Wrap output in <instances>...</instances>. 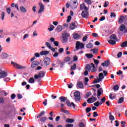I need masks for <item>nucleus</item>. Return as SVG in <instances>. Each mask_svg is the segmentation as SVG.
Returning a JSON list of instances; mask_svg holds the SVG:
<instances>
[{"mask_svg":"<svg viewBox=\"0 0 127 127\" xmlns=\"http://www.w3.org/2000/svg\"><path fill=\"white\" fill-rule=\"evenodd\" d=\"M92 95V93H91V92H87V94L86 95V96L87 97V98H89V97H90V96Z\"/></svg>","mask_w":127,"mask_h":127,"instance_id":"nucleus-61","label":"nucleus"},{"mask_svg":"<svg viewBox=\"0 0 127 127\" xmlns=\"http://www.w3.org/2000/svg\"><path fill=\"white\" fill-rule=\"evenodd\" d=\"M101 65L102 66H105V67H109V65H110V60H108L104 63H102Z\"/></svg>","mask_w":127,"mask_h":127,"instance_id":"nucleus-15","label":"nucleus"},{"mask_svg":"<svg viewBox=\"0 0 127 127\" xmlns=\"http://www.w3.org/2000/svg\"><path fill=\"white\" fill-rule=\"evenodd\" d=\"M46 45L48 47L49 49L51 48V45L49 42H46Z\"/></svg>","mask_w":127,"mask_h":127,"instance_id":"nucleus-54","label":"nucleus"},{"mask_svg":"<svg viewBox=\"0 0 127 127\" xmlns=\"http://www.w3.org/2000/svg\"><path fill=\"white\" fill-rule=\"evenodd\" d=\"M54 44L55 45V46H57V47L59 46V42H58V41H56L54 42Z\"/></svg>","mask_w":127,"mask_h":127,"instance_id":"nucleus-60","label":"nucleus"},{"mask_svg":"<svg viewBox=\"0 0 127 127\" xmlns=\"http://www.w3.org/2000/svg\"><path fill=\"white\" fill-rule=\"evenodd\" d=\"M44 114H45V112L41 111L39 115L37 116V119H40V118H41V117H42Z\"/></svg>","mask_w":127,"mask_h":127,"instance_id":"nucleus-31","label":"nucleus"},{"mask_svg":"<svg viewBox=\"0 0 127 127\" xmlns=\"http://www.w3.org/2000/svg\"><path fill=\"white\" fill-rule=\"evenodd\" d=\"M121 125L122 126V127H126L125 125H126V122L125 121H121Z\"/></svg>","mask_w":127,"mask_h":127,"instance_id":"nucleus-58","label":"nucleus"},{"mask_svg":"<svg viewBox=\"0 0 127 127\" xmlns=\"http://www.w3.org/2000/svg\"><path fill=\"white\" fill-rule=\"evenodd\" d=\"M73 124H67L66 125V127H73Z\"/></svg>","mask_w":127,"mask_h":127,"instance_id":"nucleus-64","label":"nucleus"},{"mask_svg":"<svg viewBox=\"0 0 127 127\" xmlns=\"http://www.w3.org/2000/svg\"><path fill=\"white\" fill-rule=\"evenodd\" d=\"M56 31H57V32H60L61 31H62V26H58L56 29Z\"/></svg>","mask_w":127,"mask_h":127,"instance_id":"nucleus-25","label":"nucleus"},{"mask_svg":"<svg viewBox=\"0 0 127 127\" xmlns=\"http://www.w3.org/2000/svg\"><path fill=\"white\" fill-rule=\"evenodd\" d=\"M66 104L67 106V107H73V109H75V107H76V105H75L74 104V103L71 102V103H70V100H67Z\"/></svg>","mask_w":127,"mask_h":127,"instance_id":"nucleus-13","label":"nucleus"},{"mask_svg":"<svg viewBox=\"0 0 127 127\" xmlns=\"http://www.w3.org/2000/svg\"><path fill=\"white\" fill-rule=\"evenodd\" d=\"M75 48L77 50H79V49H83V48H84V43L79 41L76 42Z\"/></svg>","mask_w":127,"mask_h":127,"instance_id":"nucleus-3","label":"nucleus"},{"mask_svg":"<svg viewBox=\"0 0 127 127\" xmlns=\"http://www.w3.org/2000/svg\"><path fill=\"white\" fill-rule=\"evenodd\" d=\"M70 60H71V58L69 57H66L64 59V61L65 62H69L70 61Z\"/></svg>","mask_w":127,"mask_h":127,"instance_id":"nucleus-43","label":"nucleus"},{"mask_svg":"<svg viewBox=\"0 0 127 127\" xmlns=\"http://www.w3.org/2000/svg\"><path fill=\"white\" fill-rule=\"evenodd\" d=\"M70 36V35L68 33H66L64 35L63 37V40L64 43H66L68 41V37Z\"/></svg>","mask_w":127,"mask_h":127,"instance_id":"nucleus-8","label":"nucleus"},{"mask_svg":"<svg viewBox=\"0 0 127 127\" xmlns=\"http://www.w3.org/2000/svg\"><path fill=\"white\" fill-rule=\"evenodd\" d=\"M91 51H93V54H96V53H98V49H91Z\"/></svg>","mask_w":127,"mask_h":127,"instance_id":"nucleus-47","label":"nucleus"},{"mask_svg":"<svg viewBox=\"0 0 127 127\" xmlns=\"http://www.w3.org/2000/svg\"><path fill=\"white\" fill-rule=\"evenodd\" d=\"M13 67L16 69H25L26 68L25 66L19 65L16 63H15L13 65Z\"/></svg>","mask_w":127,"mask_h":127,"instance_id":"nucleus-10","label":"nucleus"},{"mask_svg":"<svg viewBox=\"0 0 127 127\" xmlns=\"http://www.w3.org/2000/svg\"><path fill=\"white\" fill-rule=\"evenodd\" d=\"M94 106L95 107H99L100 106V102L97 101L94 103Z\"/></svg>","mask_w":127,"mask_h":127,"instance_id":"nucleus-52","label":"nucleus"},{"mask_svg":"<svg viewBox=\"0 0 127 127\" xmlns=\"http://www.w3.org/2000/svg\"><path fill=\"white\" fill-rule=\"evenodd\" d=\"M61 111L62 113H64V114H66V115H70L69 111L67 110L61 109Z\"/></svg>","mask_w":127,"mask_h":127,"instance_id":"nucleus-34","label":"nucleus"},{"mask_svg":"<svg viewBox=\"0 0 127 127\" xmlns=\"http://www.w3.org/2000/svg\"><path fill=\"white\" fill-rule=\"evenodd\" d=\"M124 20H125V17L124 16H121L119 18V22H120V23H123L124 22Z\"/></svg>","mask_w":127,"mask_h":127,"instance_id":"nucleus-32","label":"nucleus"},{"mask_svg":"<svg viewBox=\"0 0 127 127\" xmlns=\"http://www.w3.org/2000/svg\"><path fill=\"white\" fill-rule=\"evenodd\" d=\"M17 98L19 100H20V99H22V95L20 94H18L17 95Z\"/></svg>","mask_w":127,"mask_h":127,"instance_id":"nucleus-55","label":"nucleus"},{"mask_svg":"<svg viewBox=\"0 0 127 127\" xmlns=\"http://www.w3.org/2000/svg\"><path fill=\"white\" fill-rule=\"evenodd\" d=\"M39 76H40V78H43L45 76V73L43 71H41L39 73Z\"/></svg>","mask_w":127,"mask_h":127,"instance_id":"nucleus-29","label":"nucleus"},{"mask_svg":"<svg viewBox=\"0 0 127 127\" xmlns=\"http://www.w3.org/2000/svg\"><path fill=\"white\" fill-rule=\"evenodd\" d=\"M124 102V97H121L119 101H118V104H122V103Z\"/></svg>","mask_w":127,"mask_h":127,"instance_id":"nucleus-41","label":"nucleus"},{"mask_svg":"<svg viewBox=\"0 0 127 127\" xmlns=\"http://www.w3.org/2000/svg\"><path fill=\"white\" fill-rule=\"evenodd\" d=\"M39 4L40 5V9L39 10L38 13H41V12L44 10V5H43V4H42L41 2H39Z\"/></svg>","mask_w":127,"mask_h":127,"instance_id":"nucleus-11","label":"nucleus"},{"mask_svg":"<svg viewBox=\"0 0 127 127\" xmlns=\"http://www.w3.org/2000/svg\"><path fill=\"white\" fill-rule=\"evenodd\" d=\"M7 76V73L0 69V78H5Z\"/></svg>","mask_w":127,"mask_h":127,"instance_id":"nucleus-9","label":"nucleus"},{"mask_svg":"<svg viewBox=\"0 0 127 127\" xmlns=\"http://www.w3.org/2000/svg\"><path fill=\"white\" fill-rule=\"evenodd\" d=\"M50 62H51V59L50 58L46 57L44 59V64L45 66L50 65Z\"/></svg>","mask_w":127,"mask_h":127,"instance_id":"nucleus-5","label":"nucleus"},{"mask_svg":"<svg viewBox=\"0 0 127 127\" xmlns=\"http://www.w3.org/2000/svg\"><path fill=\"white\" fill-rule=\"evenodd\" d=\"M49 54V51H42L40 52V55L43 56V55H48Z\"/></svg>","mask_w":127,"mask_h":127,"instance_id":"nucleus-19","label":"nucleus"},{"mask_svg":"<svg viewBox=\"0 0 127 127\" xmlns=\"http://www.w3.org/2000/svg\"><path fill=\"white\" fill-rule=\"evenodd\" d=\"M20 10L21 12H23V13H25V12H27V10H26V8H25V7L22 6H20Z\"/></svg>","mask_w":127,"mask_h":127,"instance_id":"nucleus-20","label":"nucleus"},{"mask_svg":"<svg viewBox=\"0 0 127 127\" xmlns=\"http://www.w3.org/2000/svg\"><path fill=\"white\" fill-rule=\"evenodd\" d=\"M75 27H76V24L74 22H72L69 26V28H70L71 30H73V29H75Z\"/></svg>","mask_w":127,"mask_h":127,"instance_id":"nucleus-21","label":"nucleus"},{"mask_svg":"<svg viewBox=\"0 0 127 127\" xmlns=\"http://www.w3.org/2000/svg\"><path fill=\"white\" fill-rule=\"evenodd\" d=\"M43 104H44V105L45 106H47V99H45V101H44V102H43Z\"/></svg>","mask_w":127,"mask_h":127,"instance_id":"nucleus-63","label":"nucleus"},{"mask_svg":"<svg viewBox=\"0 0 127 127\" xmlns=\"http://www.w3.org/2000/svg\"><path fill=\"white\" fill-rule=\"evenodd\" d=\"M79 127H85V125L83 123H80L78 125Z\"/></svg>","mask_w":127,"mask_h":127,"instance_id":"nucleus-57","label":"nucleus"},{"mask_svg":"<svg viewBox=\"0 0 127 127\" xmlns=\"http://www.w3.org/2000/svg\"><path fill=\"white\" fill-rule=\"evenodd\" d=\"M60 101H61V103H65L66 101V98L64 96H61L59 98Z\"/></svg>","mask_w":127,"mask_h":127,"instance_id":"nucleus-27","label":"nucleus"},{"mask_svg":"<svg viewBox=\"0 0 127 127\" xmlns=\"http://www.w3.org/2000/svg\"><path fill=\"white\" fill-rule=\"evenodd\" d=\"M119 89H120V86L118 85H115L113 87V90H114V91H118Z\"/></svg>","mask_w":127,"mask_h":127,"instance_id":"nucleus-37","label":"nucleus"},{"mask_svg":"<svg viewBox=\"0 0 127 127\" xmlns=\"http://www.w3.org/2000/svg\"><path fill=\"white\" fill-rule=\"evenodd\" d=\"M103 92H104V90H103V88H100L99 89L97 90V96L98 97H100L101 95H102Z\"/></svg>","mask_w":127,"mask_h":127,"instance_id":"nucleus-17","label":"nucleus"},{"mask_svg":"<svg viewBox=\"0 0 127 127\" xmlns=\"http://www.w3.org/2000/svg\"><path fill=\"white\" fill-rule=\"evenodd\" d=\"M92 35L93 37H99V35L96 33H92Z\"/></svg>","mask_w":127,"mask_h":127,"instance_id":"nucleus-59","label":"nucleus"},{"mask_svg":"<svg viewBox=\"0 0 127 127\" xmlns=\"http://www.w3.org/2000/svg\"><path fill=\"white\" fill-rule=\"evenodd\" d=\"M1 57L2 59H5V58H7L8 57V55H7L5 53H2L1 55Z\"/></svg>","mask_w":127,"mask_h":127,"instance_id":"nucleus-22","label":"nucleus"},{"mask_svg":"<svg viewBox=\"0 0 127 127\" xmlns=\"http://www.w3.org/2000/svg\"><path fill=\"white\" fill-rule=\"evenodd\" d=\"M80 9H84V10H88V9H89V8L86 6V5L84 3L80 5Z\"/></svg>","mask_w":127,"mask_h":127,"instance_id":"nucleus-16","label":"nucleus"},{"mask_svg":"<svg viewBox=\"0 0 127 127\" xmlns=\"http://www.w3.org/2000/svg\"><path fill=\"white\" fill-rule=\"evenodd\" d=\"M38 65H39V62L35 61L32 63L31 67L34 69V68H35L36 66H38Z\"/></svg>","mask_w":127,"mask_h":127,"instance_id":"nucleus-12","label":"nucleus"},{"mask_svg":"<svg viewBox=\"0 0 127 127\" xmlns=\"http://www.w3.org/2000/svg\"><path fill=\"white\" fill-rule=\"evenodd\" d=\"M87 48L91 49L93 47V44L92 43H89L86 45Z\"/></svg>","mask_w":127,"mask_h":127,"instance_id":"nucleus-36","label":"nucleus"},{"mask_svg":"<svg viewBox=\"0 0 127 127\" xmlns=\"http://www.w3.org/2000/svg\"><path fill=\"white\" fill-rule=\"evenodd\" d=\"M76 67H77V65H76V64H74L73 65L71 66L70 69L71 70H75Z\"/></svg>","mask_w":127,"mask_h":127,"instance_id":"nucleus-44","label":"nucleus"},{"mask_svg":"<svg viewBox=\"0 0 127 127\" xmlns=\"http://www.w3.org/2000/svg\"><path fill=\"white\" fill-rule=\"evenodd\" d=\"M121 46L123 48H125V47H127V41L122 43L121 45Z\"/></svg>","mask_w":127,"mask_h":127,"instance_id":"nucleus-33","label":"nucleus"},{"mask_svg":"<svg viewBox=\"0 0 127 127\" xmlns=\"http://www.w3.org/2000/svg\"><path fill=\"white\" fill-rule=\"evenodd\" d=\"M55 28V27L53 25H51L50 28H48V30H49V31H52Z\"/></svg>","mask_w":127,"mask_h":127,"instance_id":"nucleus-38","label":"nucleus"},{"mask_svg":"<svg viewBox=\"0 0 127 127\" xmlns=\"http://www.w3.org/2000/svg\"><path fill=\"white\" fill-rule=\"evenodd\" d=\"M1 15L2 16L1 19L2 20H3V19H4V12H2L1 13Z\"/></svg>","mask_w":127,"mask_h":127,"instance_id":"nucleus-62","label":"nucleus"},{"mask_svg":"<svg viewBox=\"0 0 127 127\" xmlns=\"http://www.w3.org/2000/svg\"><path fill=\"white\" fill-rule=\"evenodd\" d=\"M47 120V118L44 117H42L41 118H40V119L38 120V122H41V123H44V122H45V121H46Z\"/></svg>","mask_w":127,"mask_h":127,"instance_id":"nucleus-30","label":"nucleus"},{"mask_svg":"<svg viewBox=\"0 0 127 127\" xmlns=\"http://www.w3.org/2000/svg\"><path fill=\"white\" fill-rule=\"evenodd\" d=\"M98 77H99V79H100L101 81H103V79L105 78V76H104V74H103L102 72L99 74Z\"/></svg>","mask_w":127,"mask_h":127,"instance_id":"nucleus-26","label":"nucleus"},{"mask_svg":"<svg viewBox=\"0 0 127 127\" xmlns=\"http://www.w3.org/2000/svg\"><path fill=\"white\" fill-rule=\"evenodd\" d=\"M76 87L77 88L83 89V88H84V84L83 83V82H82V81L77 82L76 84Z\"/></svg>","mask_w":127,"mask_h":127,"instance_id":"nucleus-14","label":"nucleus"},{"mask_svg":"<svg viewBox=\"0 0 127 127\" xmlns=\"http://www.w3.org/2000/svg\"><path fill=\"white\" fill-rule=\"evenodd\" d=\"M86 112L88 114V113H90L91 111H92V108L91 107H87L86 108Z\"/></svg>","mask_w":127,"mask_h":127,"instance_id":"nucleus-40","label":"nucleus"},{"mask_svg":"<svg viewBox=\"0 0 127 127\" xmlns=\"http://www.w3.org/2000/svg\"><path fill=\"white\" fill-rule=\"evenodd\" d=\"M88 15V11L84 10L81 13V16L83 18L86 17Z\"/></svg>","mask_w":127,"mask_h":127,"instance_id":"nucleus-23","label":"nucleus"},{"mask_svg":"<svg viewBox=\"0 0 127 127\" xmlns=\"http://www.w3.org/2000/svg\"><path fill=\"white\" fill-rule=\"evenodd\" d=\"M110 17L111 18H113V17H116V13L115 12H111L110 14Z\"/></svg>","mask_w":127,"mask_h":127,"instance_id":"nucleus-51","label":"nucleus"},{"mask_svg":"<svg viewBox=\"0 0 127 127\" xmlns=\"http://www.w3.org/2000/svg\"><path fill=\"white\" fill-rule=\"evenodd\" d=\"M70 6L72 9L77 8V6H78V2L77 1V0H71Z\"/></svg>","mask_w":127,"mask_h":127,"instance_id":"nucleus-4","label":"nucleus"},{"mask_svg":"<svg viewBox=\"0 0 127 127\" xmlns=\"http://www.w3.org/2000/svg\"><path fill=\"white\" fill-rule=\"evenodd\" d=\"M126 25L122 24L119 27V29L120 31H122V32H123V31L124 30V33H127V29L126 28Z\"/></svg>","mask_w":127,"mask_h":127,"instance_id":"nucleus-7","label":"nucleus"},{"mask_svg":"<svg viewBox=\"0 0 127 127\" xmlns=\"http://www.w3.org/2000/svg\"><path fill=\"white\" fill-rule=\"evenodd\" d=\"M113 93H110L109 94V98L110 99H111V100H114V99H115V98H116V96H113Z\"/></svg>","mask_w":127,"mask_h":127,"instance_id":"nucleus-39","label":"nucleus"},{"mask_svg":"<svg viewBox=\"0 0 127 127\" xmlns=\"http://www.w3.org/2000/svg\"><path fill=\"white\" fill-rule=\"evenodd\" d=\"M93 60H94V62L95 63V64H96V65H98V64H99V63H100V61L98 60H96L95 59H93Z\"/></svg>","mask_w":127,"mask_h":127,"instance_id":"nucleus-49","label":"nucleus"},{"mask_svg":"<svg viewBox=\"0 0 127 127\" xmlns=\"http://www.w3.org/2000/svg\"><path fill=\"white\" fill-rule=\"evenodd\" d=\"M66 123H67L68 124H73V123H74L75 122V120H74V119H69V118H67L65 120Z\"/></svg>","mask_w":127,"mask_h":127,"instance_id":"nucleus-18","label":"nucleus"},{"mask_svg":"<svg viewBox=\"0 0 127 127\" xmlns=\"http://www.w3.org/2000/svg\"><path fill=\"white\" fill-rule=\"evenodd\" d=\"M85 2L88 5L92 4V0H85Z\"/></svg>","mask_w":127,"mask_h":127,"instance_id":"nucleus-42","label":"nucleus"},{"mask_svg":"<svg viewBox=\"0 0 127 127\" xmlns=\"http://www.w3.org/2000/svg\"><path fill=\"white\" fill-rule=\"evenodd\" d=\"M73 38L74 39H79V35H78V34H75L73 35Z\"/></svg>","mask_w":127,"mask_h":127,"instance_id":"nucleus-45","label":"nucleus"},{"mask_svg":"<svg viewBox=\"0 0 127 127\" xmlns=\"http://www.w3.org/2000/svg\"><path fill=\"white\" fill-rule=\"evenodd\" d=\"M122 55H123V53L122 52H119L117 54V57L118 58H121L122 57Z\"/></svg>","mask_w":127,"mask_h":127,"instance_id":"nucleus-50","label":"nucleus"},{"mask_svg":"<svg viewBox=\"0 0 127 127\" xmlns=\"http://www.w3.org/2000/svg\"><path fill=\"white\" fill-rule=\"evenodd\" d=\"M85 56L87 57V58H88V59H92V58L94 57V55H93L92 54H86Z\"/></svg>","mask_w":127,"mask_h":127,"instance_id":"nucleus-28","label":"nucleus"},{"mask_svg":"<svg viewBox=\"0 0 127 127\" xmlns=\"http://www.w3.org/2000/svg\"><path fill=\"white\" fill-rule=\"evenodd\" d=\"M97 100V99L96 97L92 96L91 97L88 98V99L87 100V102L88 104H92V103H94V102H96Z\"/></svg>","mask_w":127,"mask_h":127,"instance_id":"nucleus-6","label":"nucleus"},{"mask_svg":"<svg viewBox=\"0 0 127 127\" xmlns=\"http://www.w3.org/2000/svg\"><path fill=\"white\" fill-rule=\"evenodd\" d=\"M35 81V79H34V78H33V77H31L29 79V83H30L31 84H33V83H34V81Z\"/></svg>","mask_w":127,"mask_h":127,"instance_id":"nucleus-35","label":"nucleus"},{"mask_svg":"<svg viewBox=\"0 0 127 127\" xmlns=\"http://www.w3.org/2000/svg\"><path fill=\"white\" fill-rule=\"evenodd\" d=\"M67 86H68V89H72L73 85V84H72V83H70V84H67Z\"/></svg>","mask_w":127,"mask_h":127,"instance_id":"nucleus-56","label":"nucleus"},{"mask_svg":"<svg viewBox=\"0 0 127 127\" xmlns=\"http://www.w3.org/2000/svg\"><path fill=\"white\" fill-rule=\"evenodd\" d=\"M109 120L110 121H115V117H114V116L111 115L110 116H109Z\"/></svg>","mask_w":127,"mask_h":127,"instance_id":"nucleus-46","label":"nucleus"},{"mask_svg":"<svg viewBox=\"0 0 127 127\" xmlns=\"http://www.w3.org/2000/svg\"><path fill=\"white\" fill-rule=\"evenodd\" d=\"M71 19H72V17L70 15L68 16L66 22H70Z\"/></svg>","mask_w":127,"mask_h":127,"instance_id":"nucleus-48","label":"nucleus"},{"mask_svg":"<svg viewBox=\"0 0 127 127\" xmlns=\"http://www.w3.org/2000/svg\"><path fill=\"white\" fill-rule=\"evenodd\" d=\"M60 64V67L63 68V67H64V65H65V63L64 62H61Z\"/></svg>","mask_w":127,"mask_h":127,"instance_id":"nucleus-53","label":"nucleus"},{"mask_svg":"<svg viewBox=\"0 0 127 127\" xmlns=\"http://www.w3.org/2000/svg\"><path fill=\"white\" fill-rule=\"evenodd\" d=\"M85 69L86 70L90 72V71H91V69H92V66H91V65L90 64H87L85 66Z\"/></svg>","mask_w":127,"mask_h":127,"instance_id":"nucleus-24","label":"nucleus"},{"mask_svg":"<svg viewBox=\"0 0 127 127\" xmlns=\"http://www.w3.org/2000/svg\"><path fill=\"white\" fill-rule=\"evenodd\" d=\"M110 40L108 41V42L111 44V45H115L116 41H117V35L116 34H112L110 36Z\"/></svg>","mask_w":127,"mask_h":127,"instance_id":"nucleus-1","label":"nucleus"},{"mask_svg":"<svg viewBox=\"0 0 127 127\" xmlns=\"http://www.w3.org/2000/svg\"><path fill=\"white\" fill-rule=\"evenodd\" d=\"M74 98L75 101L77 102H80L81 101V96L80 94V92L79 91H75L73 93Z\"/></svg>","mask_w":127,"mask_h":127,"instance_id":"nucleus-2","label":"nucleus"}]
</instances>
